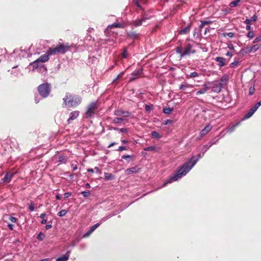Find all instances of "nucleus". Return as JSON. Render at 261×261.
Wrapping results in <instances>:
<instances>
[{"instance_id":"nucleus-1","label":"nucleus","mask_w":261,"mask_h":261,"mask_svg":"<svg viewBox=\"0 0 261 261\" xmlns=\"http://www.w3.org/2000/svg\"><path fill=\"white\" fill-rule=\"evenodd\" d=\"M202 157L200 154L198 155V158L192 156L188 162H186L177 171L171 175L169 179L167 180L162 186V187H165L168 183L171 182L172 180L176 181L185 176L195 165L197 161Z\"/></svg>"},{"instance_id":"nucleus-2","label":"nucleus","mask_w":261,"mask_h":261,"mask_svg":"<svg viewBox=\"0 0 261 261\" xmlns=\"http://www.w3.org/2000/svg\"><path fill=\"white\" fill-rule=\"evenodd\" d=\"M70 49V46L68 44H60L56 47H50L47 50L49 55H54L58 54H64Z\"/></svg>"},{"instance_id":"nucleus-3","label":"nucleus","mask_w":261,"mask_h":261,"mask_svg":"<svg viewBox=\"0 0 261 261\" xmlns=\"http://www.w3.org/2000/svg\"><path fill=\"white\" fill-rule=\"evenodd\" d=\"M63 99L65 105H69L70 107H76L82 101L81 97L79 96L70 94H66Z\"/></svg>"},{"instance_id":"nucleus-4","label":"nucleus","mask_w":261,"mask_h":261,"mask_svg":"<svg viewBox=\"0 0 261 261\" xmlns=\"http://www.w3.org/2000/svg\"><path fill=\"white\" fill-rule=\"evenodd\" d=\"M51 86L48 83L42 84L38 87L39 94L43 97H47L50 92Z\"/></svg>"},{"instance_id":"nucleus-5","label":"nucleus","mask_w":261,"mask_h":261,"mask_svg":"<svg viewBox=\"0 0 261 261\" xmlns=\"http://www.w3.org/2000/svg\"><path fill=\"white\" fill-rule=\"evenodd\" d=\"M98 108L97 102H91L87 107V111L85 113V117L86 118H91L95 114V112Z\"/></svg>"},{"instance_id":"nucleus-6","label":"nucleus","mask_w":261,"mask_h":261,"mask_svg":"<svg viewBox=\"0 0 261 261\" xmlns=\"http://www.w3.org/2000/svg\"><path fill=\"white\" fill-rule=\"evenodd\" d=\"M222 84L218 82L217 81H214L211 82V88L212 91L214 92L219 93L221 90Z\"/></svg>"},{"instance_id":"nucleus-7","label":"nucleus","mask_w":261,"mask_h":261,"mask_svg":"<svg viewBox=\"0 0 261 261\" xmlns=\"http://www.w3.org/2000/svg\"><path fill=\"white\" fill-rule=\"evenodd\" d=\"M195 52V50L192 48V45L188 43L183 51L182 56L190 55L191 54H194Z\"/></svg>"},{"instance_id":"nucleus-8","label":"nucleus","mask_w":261,"mask_h":261,"mask_svg":"<svg viewBox=\"0 0 261 261\" xmlns=\"http://www.w3.org/2000/svg\"><path fill=\"white\" fill-rule=\"evenodd\" d=\"M143 69L142 68H139L135 71H134L131 74V76L129 79V81L132 82L133 81L138 79L140 77V75L142 73Z\"/></svg>"},{"instance_id":"nucleus-9","label":"nucleus","mask_w":261,"mask_h":261,"mask_svg":"<svg viewBox=\"0 0 261 261\" xmlns=\"http://www.w3.org/2000/svg\"><path fill=\"white\" fill-rule=\"evenodd\" d=\"M49 56L50 55H49L47 52L46 54L41 56L36 61L31 63L30 64L34 65L35 66V65L37 62H42V63L45 62L49 60Z\"/></svg>"},{"instance_id":"nucleus-10","label":"nucleus","mask_w":261,"mask_h":261,"mask_svg":"<svg viewBox=\"0 0 261 261\" xmlns=\"http://www.w3.org/2000/svg\"><path fill=\"white\" fill-rule=\"evenodd\" d=\"M261 47V44H255L251 46H247L244 49L246 54H249L252 52H255Z\"/></svg>"},{"instance_id":"nucleus-11","label":"nucleus","mask_w":261,"mask_h":261,"mask_svg":"<svg viewBox=\"0 0 261 261\" xmlns=\"http://www.w3.org/2000/svg\"><path fill=\"white\" fill-rule=\"evenodd\" d=\"M203 88L198 91L196 94H203L206 92V91L211 88V82H207L205 83L202 86Z\"/></svg>"},{"instance_id":"nucleus-12","label":"nucleus","mask_w":261,"mask_h":261,"mask_svg":"<svg viewBox=\"0 0 261 261\" xmlns=\"http://www.w3.org/2000/svg\"><path fill=\"white\" fill-rule=\"evenodd\" d=\"M79 115V112L75 111L70 113L69 118L67 120L68 123H70L72 120L75 119Z\"/></svg>"},{"instance_id":"nucleus-13","label":"nucleus","mask_w":261,"mask_h":261,"mask_svg":"<svg viewBox=\"0 0 261 261\" xmlns=\"http://www.w3.org/2000/svg\"><path fill=\"white\" fill-rule=\"evenodd\" d=\"M13 175H14V174L12 172H8V173H6V174L5 175V176L2 179V181L4 182H6V183L9 182L11 181L12 177L13 176Z\"/></svg>"},{"instance_id":"nucleus-14","label":"nucleus","mask_w":261,"mask_h":261,"mask_svg":"<svg viewBox=\"0 0 261 261\" xmlns=\"http://www.w3.org/2000/svg\"><path fill=\"white\" fill-rule=\"evenodd\" d=\"M212 128V126L210 124L207 125L200 133V136L202 137L207 134Z\"/></svg>"},{"instance_id":"nucleus-15","label":"nucleus","mask_w":261,"mask_h":261,"mask_svg":"<svg viewBox=\"0 0 261 261\" xmlns=\"http://www.w3.org/2000/svg\"><path fill=\"white\" fill-rule=\"evenodd\" d=\"M148 19H149V17L144 15V16H143V17H142V18L141 19L138 20H136L135 21H134V25L136 27L141 25L142 24H143V22L145 21L146 20Z\"/></svg>"},{"instance_id":"nucleus-16","label":"nucleus","mask_w":261,"mask_h":261,"mask_svg":"<svg viewBox=\"0 0 261 261\" xmlns=\"http://www.w3.org/2000/svg\"><path fill=\"white\" fill-rule=\"evenodd\" d=\"M225 60L226 59L223 57H216L215 58V61L219 63V66L221 67H223L225 65Z\"/></svg>"},{"instance_id":"nucleus-17","label":"nucleus","mask_w":261,"mask_h":261,"mask_svg":"<svg viewBox=\"0 0 261 261\" xmlns=\"http://www.w3.org/2000/svg\"><path fill=\"white\" fill-rule=\"evenodd\" d=\"M70 251H68L63 256L58 258L56 261H67L69 257Z\"/></svg>"},{"instance_id":"nucleus-18","label":"nucleus","mask_w":261,"mask_h":261,"mask_svg":"<svg viewBox=\"0 0 261 261\" xmlns=\"http://www.w3.org/2000/svg\"><path fill=\"white\" fill-rule=\"evenodd\" d=\"M139 171V168H138L137 166H135L130 168L127 169L126 170V172L127 174L136 173H138Z\"/></svg>"},{"instance_id":"nucleus-19","label":"nucleus","mask_w":261,"mask_h":261,"mask_svg":"<svg viewBox=\"0 0 261 261\" xmlns=\"http://www.w3.org/2000/svg\"><path fill=\"white\" fill-rule=\"evenodd\" d=\"M256 111L253 108H251L249 112L244 116V119H247L250 118Z\"/></svg>"},{"instance_id":"nucleus-20","label":"nucleus","mask_w":261,"mask_h":261,"mask_svg":"<svg viewBox=\"0 0 261 261\" xmlns=\"http://www.w3.org/2000/svg\"><path fill=\"white\" fill-rule=\"evenodd\" d=\"M124 119L121 117H116L112 120V122L114 124H118L123 122Z\"/></svg>"},{"instance_id":"nucleus-21","label":"nucleus","mask_w":261,"mask_h":261,"mask_svg":"<svg viewBox=\"0 0 261 261\" xmlns=\"http://www.w3.org/2000/svg\"><path fill=\"white\" fill-rule=\"evenodd\" d=\"M190 27L188 26V27H185V28L182 29L180 31L179 33L180 34H186L190 31Z\"/></svg>"},{"instance_id":"nucleus-22","label":"nucleus","mask_w":261,"mask_h":261,"mask_svg":"<svg viewBox=\"0 0 261 261\" xmlns=\"http://www.w3.org/2000/svg\"><path fill=\"white\" fill-rule=\"evenodd\" d=\"M239 124H240V122H238L236 124H234V125L231 126V127H230L229 128H228L227 129V133H228L229 134H230L232 132H233L235 130L236 127L237 126H238Z\"/></svg>"},{"instance_id":"nucleus-23","label":"nucleus","mask_w":261,"mask_h":261,"mask_svg":"<svg viewBox=\"0 0 261 261\" xmlns=\"http://www.w3.org/2000/svg\"><path fill=\"white\" fill-rule=\"evenodd\" d=\"M122 113L123 114L122 115L121 118H124V120L131 116V113L129 112L128 111H123Z\"/></svg>"},{"instance_id":"nucleus-24","label":"nucleus","mask_w":261,"mask_h":261,"mask_svg":"<svg viewBox=\"0 0 261 261\" xmlns=\"http://www.w3.org/2000/svg\"><path fill=\"white\" fill-rule=\"evenodd\" d=\"M241 1V0H235L234 1H232L230 3L229 6L231 8H234L239 5V2Z\"/></svg>"},{"instance_id":"nucleus-25","label":"nucleus","mask_w":261,"mask_h":261,"mask_svg":"<svg viewBox=\"0 0 261 261\" xmlns=\"http://www.w3.org/2000/svg\"><path fill=\"white\" fill-rule=\"evenodd\" d=\"M109 28H122L124 27V25L120 23H114L111 25L109 26Z\"/></svg>"},{"instance_id":"nucleus-26","label":"nucleus","mask_w":261,"mask_h":261,"mask_svg":"<svg viewBox=\"0 0 261 261\" xmlns=\"http://www.w3.org/2000/svg\"><path fill=\"white\" fill-rule=\"evenodd\" d=\"M173 110V108H165L163 109V112L165 114H169L171 113Z\"/></svg>"},{"instance_id":"nucleus-27","label":"nucleus","mask_w":261,"mask_h":261,"mask_svg":"<svg viewBox=\"0 0 261 261\" xmlns=\"http://www.w3.org/2000/svg\"><path fill=\"white\" fill-rule=\"evenodd\" d=\"M228 79V76L226 75H224L221 77L220 81L222 83L221 84H222V85L227 81Z\"/></svg>"},{"instance_id":"nucleus-28","label":"nucleus","mask_w":261,"mask_h":261,"mask_svg":"<svg viewBox=\"0 0 261 261\" xmlns=\"http://www.w3.org/2000/svg\"><path fill=\"white\" fill-rule=\"evenodd\" d=\"M144 150L147 151H155L156 150V148L154 146H150L145 148Z\"/></svg>"},{"instance_id":"nucleus-29","label":"nucleus","mask_w":261,"mask_h":261,"mask_svg":"<svg viewBox=\"0 0 261 261\" xmlns=\"http://www.w3.org/2000/svg\"><path fill=\"white\" fill-rule=\"evenodd\" d=\"M114 178V176L111 174L109 173H105V178L106 180H112Z\"/></svg>"},{"instance_id":"nucleus-30","label":"nucleus","mask_w":261,"mask_h":261,"mask_svg":"<svg viewBox=\"0 0 261 261\" xmlns=\"http://www.w3.org/2000/svg\"><path fill=\"white\" fill-rule=\"evenodd\" d=\"M122 111L123 110H122L118 109L114 112V115L118 117H122Z\"/></svg>"},{"instance_id":"nucleus-31","label":"nucleus","mask_w":261,"mask_h":261,"mask_svg":"<svg viewBox=\"0 0 261 261\" xmlns=\"http://www.w3.org/2000/svg\"><path fill=\"white\" fill-rule=\"evenodd\" d=\"M151 136L154 138H161V136L160 135L156 132L155 131H152L151 132Z\"/></svg>"},{"instance_id":"nucleus-32","label":"nucleus","mask_w":261,"mask_h":261,"mask_svg":"<svg viewBox=\"0 0 261 261\" xmlns=\"http://www.w3.org/2000/svg\"><path fill=\"white\" fill-rule=\"evenodd\" d=\"M215 143V142H212L210 143V145L209 146H207V145H204L203 146V150H204V152L203 153V154L211 146H212L213 144H214Z\"/></svg>"},{"instance_id":"nucleus-33","label":"nucleus","mask_w":261,"mask_h":261,"mask_svg":"<svg viewBox=\"0 0 261 261\" xmlns=\"http://www.w3.org/2000/svg\"><path fill=\"white\" fill-rule=\"evenodd\" d=\"M67 213V211L65 210H62L61 211H60L58 213V215L59 216V217H63V216H64Z\"/></svg>"},{"instance_id":"nucleus-34","label":"nucleus","mask_w":261,"mask_h":261,"mask_svg":"<svg viewBox=\"0 0 261 261\" xmlns=\"http://www.w3.org/2000/svg\"><path fill=\"white\" fill-rule=\"evenodd\" d=\"M45 237V235L42 232H40L38 236H37V239L39 241H42Z\"/></svg>"},{"instance_id":"nucleus-35","label":"nucleus","mask_w":261,"mask_h":261,"mask_svg":"<svg viewBox=\"0 0 261 261\" xmlns=\"http://www.w3.org/2000/svg\"><path fill=\"white\" fill-rule=\"evenodd\" d=\"M199 75V74L198 73H197V72H195V71L190 73V74L189 75L190 77H193V78L198 77Z\"/></svg>"},{"instance_id":"nucleus-36","label":"nucleus","mask_w":261,"mask_h":261,"mask_svg":"<svg viewBox=\"0 0 261 261\" xmlns=\"http://www.w3.org/2000/svg\"><path fill=\"white\" fill-rule=\"evenodd\" d=\"M176 52L180 55L181 57H182V54L183 51H182V49L180 47H177L175 48Z\"/></svg>"},{"instance_id":"nucleus-37","label":"nucleus","mask_w":261,"mask_h":261,"mask_svg":"<svg viewBox=\"0 0 261 261\" xmlns=\"http://www.w3.org/2000/svg\"><path fill=\"white\" fill-rule=\"evenodd\" d=\"M81 194L84 197H87L90 195V192L89 191H83L81 192Z\"/></svg>"},{"instance_id":"nucleus-38","label":"nucleus","mask_w":261,"mask_h":261,"mask_svg":"<svg viewBox=\"0 0 261 261\" xmlns=\"http://www.w3.org/2000/svg\"><path fill=\"white\" fill-rule=\"evenodd\" d=\"M189 87H193V86L192 85H189L181 84L180 86V87H179V89H181V90H185L186 89V88Z\"/></svg>"},{"instance_id":"nucleus-39","label":"nucleus","mask_w":261,"mask_h":261,"mask_svg":"<svg viewBox=\"0 0 261 261\" xmlns=\"http://www.w3.org/2000/svg\"><path fill=\"white\" fill-rule=\"evenodd\" d=\"M247 37L249 38H253L254 37V34L253 31H249L247 34Z\"/></svg>"},{"instance_id":"nucleus-40","label":"nucleus","mask_w":261,"mask_h":261,"mask_svg":"<svg viewBox=\"0 0 261 261\" xmlns=\"http://www.w3.org/2000/svg\"><path fill=\"white\" fill-rule=\"evenodd\" d=\"M100 225V223H96L94 224L93 226H92L90 229L93 231V232L95 230V229H96Z\"/></svg>"},{"instance_id":"nucleus-41","label":"nucleus","mask_w":261,"mask_h":261,"mask_svg":"<svg viewBox=\"0 0 261 261\" xmlns=\"http://www.w3.org/2000/svg\"><path fill=\"white\" fill-rule=\"evenodd\" d=\"M261 106V101H259L257 103L255 104V105L253 107V108L255 110H257V109L258 108V107L259 106Z\"/></svg>"},{"instance_id":"nucleus-42","label":"nucleus","mask_w":261,"mask_h":261,"mask_svg":"<svg viewBox=\"0 0 261 261\" xmlns=\"http://www.w3.org/2000/svg\"><path fill=\"white\" fill-rule=\"evenodd\" d=\"M124 72H121V73H120L117 76V77H116V79L114 80V82L117 81V80H118L119 79H120V77H121L124 74Z\"/></svg>"},{"instance_id":"nucleus-43","label":"nucleus","mask_w":261,"mask_h":261,"mask_svg":"<svg viewBox=\"0 0 261 261\" xmlns=\"http://www.w3.org/2000/svg\"><path fill=\"white\" fill-rule=\"evenodd\" d=\"M93 232V231H92L90 229L86 232L85 233L83 237L86 238V237H88L91 233Z\"/></svg>"},{"instance_id":"nucleus-44","label":"nucleus","mask_w":261,"mask_h":261,"mask_svg":"<svg viewBox=\"0 0 261 261\" xmlns=\"http://www.w3.org/2000/svg\"><path fill=\"white\" fill-rule=\"evenodd\" d=\"M261 41V35L256 37L253 41V43H257L259 41Z\"/></svg>"},{"instance_id":"nucleus-45","label":"nucleus","mask_w":261,"mask_h":261,"mask_svg":"<svg viewBox=\"0 0 261 261\" xmlns=\"http://www.w3.org/2000/svg\"><path fill=\"white\" fill-rule=\"evenodd\" d=\"M35 208V204L31 203V204L29 205V210L30 212H33Z\"/></svg>"},{"instance_id":"nucleus-46","label":"nucleus","mask_w":261,"mask_h":261,"mask_svg":"<svg viewBox=\"0 0 261 261\" xmlns=\"http://www.w3.org/2000/svg\"><path fill=\"white\" fill-rule=\"evenodd\" d=\"M209 23V21H201V24L200 25V28H203L204 26Z\"/></svg>"},{"instance_id":"nucleus-47","label":"nucleus","mask_w":261,"mask_h":261,"mask_svg":"<svg viewBox=\"0 0 261 261\" xmlns=\"http://www.w3.org/2000/svg\"><path fill=\"white\" fill-rule=\"evenodd\" d=\"M59 162L60 163H65V159L63 156H60L59 157Z\"/></svg>"},{"instance_id":"nucleus-48","label":"nucleus","mask_w":261,"mask_h":261,"mask_svg":"<svg viewBox=\"0 0 261 261\" xmlns=\"http://www.w3.org/2000/svg\"><path fill=\"white\" fill-rule=\"evenodd\" d=\"M238 61H234L230 64V66L231 67L233 68L236 66L238 64Z\"/></svg>"},{"instance_id":"nucleus-49","label":"nucleus","mask_w":261,"mask_h":261,"mask_svg":"<svg viewBox=\"0 0 261 261\" xmlns=\"http://www.w3.org/2000/svg\"><path fill=\"white\" fill-rule=\"evenodd\" d=\"M9 220L13 222V223H15L16 221H17V218H16L15 217H12V216H11L9 217Z\"/></svg>"},{"instance_id":"nucleus-50","label":"nucleus","mask_w":261,"mask_h":261,"mask_svg":"<svg viewBox=\"0 0 261 261\" xmlns=\"http://www.w3.org/2000/svg\"><path fill=\"white\" fill-rule=\"evenodd\" d=\"M126 149L127 147L126 146H121L118 148V150L119 151H121L122 150H125Z\"/></svg>"},{"instance_id":"nucleus-51","label":"nucleus","mask_w":261,"mask_h":261,"mask_svg":"<svg viewBox=\"0 0 261 261\" xmlns=\"http://www.w3.org/2000/svg\"><path fill=\"white\" fill-rule=\"evenodd\" d=\"M71 195V193L70 192H66L64 194V196L65 198H67Z\"/></svg>"},{"instance_id":"nucleus-52","label":"nucleus","mask_w":261,"mask_h":261,"mask_svg":"<svg viewBox=\"0 0 261 261\" xmlns=\"http://www.w3.org/2000/svg\"><path fill=\"white\" fill-rule=\"evenodd\" d=\"M133 1L138 7L141 8L139 0H133Z\"/></svg>"},{"instance_id":"nucleus-53","label":"nucleus","mask_w":261,"mask_h":261,"mask_svg":"<svg viewBox=\"0 0 261 261\" xmlns=\"http://www.w3.org/2000/svg\"><path fill=\"white\" fill-rule=\"evenodd\" d=\"M71 167H72L73 171L76 170L77 168L76 164H71Z\"/></svg>"},{"instance_id":"nucleus-54","label":"nucleus","mask_w":261,"mask_h":261,"mask_svg":"<svg viewBox=\"0 0 261 261\" xmlns=\"http://www.w3.org/2000/svg\"><path fill=\"white\" fill-rule=\"evenodd\" d=\"M145 109L146 111H150L151 110V106L146 105H145Z\"/></svg>"},{"instance_id":"nucleus-55","label":"nucleus","mask_w":261,"mask_h":261,"mask_svg":"<svg viewBox=\"0 0 261 261\" xmlns=\"http://www.w3.org/2000/svg\"><path fill=\"white\" fill-rule=\"evenodd\" d=\"M257 16L255 15H254L251 17L250 19L251 20V21H255L257 20Z\"/></svg>"},{"instance_id":"nucleus-56","label":"nucleus","mask_w":261,"mask_h":261,"mask_svg":"<svg viewBox=\"0 0 261 261\" xmlns=\"http://www.w3.org/2000/svg\"><path fill=\"white\" fill-rule=\"evenodd\" d=\"M127 57V54L126 50L125 49L124 50L123 53H122V57L123 58H126Z\"/></svg>"},{"instance_id":"nucleus-57","label":"nucleus","mask_w":261,"mask_h":261,"mask_svg":"<svg viewBox=\"0 0 261 261\" xmlns=\"http://www.w3.org/2000/svg\"><path fill=\"white\" fill-rule=\"evenodd\" d=\"M123 159L127 160L128 159H130L131 156L130 155H124L122 156Z\"/></svg>"},{"instance_id":"nucleus-58","label":"nucleus","mask_w":261,"mask_h":261,"mask_svg":"<svg viewBox=\"0 0 261 261\" xmlns=\"http://www.w3.org/2000/svg\"><path fill=\"white\" fill-rule=\"evenodd\" d=\"M226 35L228 36L230 38H232L234 36V33L232 32H229L227 33Z\"/></svg>"},{"instance_id":"nucleus-59","label":"nucleus","mask_w":261,"mask_h":261,"mask_svg":"<svg viewBox=\"0 0 261 261\" xmlns=\"http://www.w3.org/2000/svg\"><path fill=\"white\" fill-rule=\"evenodd\" d=\"M250 22H251V20L249 19H246L245 21V23L247 24V25H250Z\"/></svg>"},{"instance_id":"nucleus-60","label":"nucleus","mask_w":261,"mask_h":261,"mask_svg":"<svg viewBox=\"0 0 261 261\" xmlns=\"http://www.w3.org/2000/svg\"><path fill=\"white\" fill-rule=\"evenodd\" d=\"M172 120H170L167 119V120H166L165 121V122L164 123V124L165 125H167V124H169V123H172Z\"/></svg>"},{"instance_id":"nucleus-61","label":"nucleus","mask_w":261,"mask_h":261,"mask_svg":"<svg viewBox=\"0 0 261 261\" xmlns=\"http://www.w3.org/2000/svg\"><path fill=\"white\" fill-rule=\"evenodd\" d=\"M119 130L122 133H126L127 132V129L124 128H120Z\"/></svg>"},{"instance_id":"nucleus-62","label":"nucleus","mask_w":261,"mask_h":261,"mask_svg":"<svg viewBox=\"0 0 261 261\" xmlns=\"http://www.w3.org/2000/svg\"><path fill=\"white\" fill-rule=\"evenodd\" d=\"M8 226L10 230H12L13 229L14 225L12 224H8Z\"/></svg>"},{"instance_id":"nucleus-63","label":"nucleus","mask_w":261,"mask_h":261,"mask_svg":"<svg viewBox=\"0 0 261 261\" xmlns=\"http://www.w3.org/2000/svg\"><path fill=\"white\" fill-rule=\"evenodd\" d=\"M228 47L230 49H233L234 47L233 45L232 44H230L228 45Z\"/></svg>"},{"instance_id":"nucleus-64","label":"nucleus","mask_w":261,"mask_h":261,"mask_svg":"<svg viewBox=\"0 0 261 261\" xmlns=\"http://www.w3.org/2000/svg\"><path fill=\"white\" fill-rule=\"evenodd\" d=\"M226 55L227 56L232 57L233 55L231 52L227 51V53L226 54Z\"/></svg>"}]
</instances>
